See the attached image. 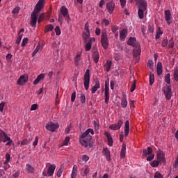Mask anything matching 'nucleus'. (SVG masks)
Instances as JSON below:
<instances>
[{
  "label": "nucleus",
  "mask_w": 178,
  "mask_h": 178,
  "mask_svg": "<svg viewBox=\"0 0 178 178\" xmlns=\"http://www.w3.org/2000/svg\"><path fill=\"white\" fill-rule=\"evenodd\" d=\"M90 173V167L88 165H84L83 168L81 170V175L82 176H87V175Z\"/></svg>",
  "instance_id": "aec40b11"
},
{
  "label": "nucleus",
  "mask_w": 178,
  "mask_h": 178,
  "mask_svg": "<svg viewBox=\"0 0 178 178\" xmlns=\"http://www.w3.org/2000/svg\"><path fill=\"white\" fill-rule=\"evenodd\" d=\"M91 44L86 43L85 46L86 51H90V49H91Z\"/></svg>",
  "instance_id": "338daca9"
},
{
  "label": "nucleus",
  "mask_w": 178,
  "mask_h": 178,
  "mask_svg": "<svg viewBox=\"0 0 178 178\" xmlns=\"http://www.w3.org/2000/svg\"><path fill=\"white\" fill-rule=\"evenodd\" d=\"M44 13H42L39 17H38V22L40 24L41 23L43 20H44Z\"/></svg>",
  "instance_id": "13d9d810"
},
{
  "label": "nucleus",
  "mask_w": 178,
  "mask_h": 178,
  "mask_svg": "<svg viewBox=\"0 0 178 178\" xmlns=\"http://www.w3.org/2000/svg\"><path fill=\"white\" fill-rule=\"evenodd\" d=\"M136 87H137L136 83V80H134V83L131 86V88L130 89L131 92H134V90H136Z\"/></svg>",
  "instance_id": "864d4df0"
},
{
  "label": "nucleus",
  "mask_w": 178,
  "mask_h": 178,
  "mask_svg": "<svg viewBox=\"0 0 178 178\" xmlns=\"http://www.w3.org/2000/svg\"><path fill=\"white\" fill-rule=\"evenodd\" d=\"M101 43L104 49H108L109 40H108V34H106V32H102L101 35Z\"/></svg>",
  "instance_id": "39448f33"
},
{
  "label": "nucleus",
  "mask_w": 178,
  "mask_h": 178,
  "mask_svg": "<svg viewBox=\"0 0 178 178\" xmlns=\"http://www.w3.org/2000/svg\"><path fill=\"white\" fill-rule=\"evenodd\" d=\"M55 169H56V165H50V166L47 169V174L49 176H53L55 172Z\"/></svg>",
  "instance_id": "4be33fe9"
},
{
  "label": "nucleus",
  "mask_w": 178,
  "mask_h": 178,
  "mask_svg": "<svg viewBox=\"0 0 178 178\" xmlns=\"http://www.w3.org/2000/svg\"><path fill=\"white\" fill-rule=\"evenodd\" d=\"M136 2L139 5L138 17L139 19H144V12L147 10V1L145 0H136Z\"/></svg>",
  "instance_id": "7ed1b4c3"
},
{
  "label": "nucleus",
  "mask_w": 178,
  "mask_h": 178,
  "mask_svg": "<svg viewBox=\"0 0 178 178\" xmlns=\"http://www.w3.org/2000/svg\"><path fill=\"white\" fill-rule=\"evenodd\" d=\"M155 83V76L154 73L150 72L149 74V86H152Z\"/></svg>",
  "instance_id": "2f4dec72"
},
{
  "label": "nucleus",
  "mask_w": 178,
  "mask_h": 178,
  "mask_svg": "<svg viewBox=\"0 0 178 178\" xmlns=\"http://www.w3.org/2000/svg\"><path fill=\"white\" fill-rule=\"evenodd\" d=\"M60 13L63 15V16L65 17V19H67V20H69V19H70V17H69V10L66 7L63 6L60 8Z\"/></svg>",
  "instance_id": "4468645a"
},
{
  "label": "nucleus",
  "mask_w": 178,
  "mask_h": 178,
  "mask_svg": "<svg viewBox=\"0 0 178 178\" xmlns=\"http://www.w3.org/2000/svg\"><path fill=\"white\" fill-rule=\"evenodd\" d=\"M126 35H127V31H126V29H122L120 33V38L121 41H124Z\"/></svg>",
  "instance_id": "a878e982"
},
{
  "label": "nucleus",
  "mask_w": 178,
  "mask_h": 178,
  "mask_svg": "<svg viewBox=\"0 0 178 178\" xmlns=\"http://www.w3.org/2000/svg\"><path fill=\"white\" fill-rule=\"evenodd\" d=\"M121 106L122 108H126L127 106V98H126V96H123L122 102H121Z\"/></svg>",
  "instance_id": "473e14b6"
},
{
  "label": "nucleus",
  "mask_w": 178,
  "mask_h": 178,
  "mask_svg": "<svg viewBox=\"0 0 178 178\" xmlns=\"http://www.w3.org/2000/svg\"><path fill=\"white\" fill-rule=\"evenodd\" d=\"M149 155V156H148ZM143 158H147V161L148 162H151L154 158H155V154H152V148L151 147H148L147 149H145L143 150Z\"/></svg>",
  "instance_id": "20e7f679"
},
{
  "label": "nucleus",
  "mask_w": 178,
  "mask_h": 178,
  "mask_svg": "<svg viewBox=\"0 0 178 178\" xmlns=\"http://www.w3.org/2000/svg\"><path fill=\"white\" fill-rule=\"evenodd\" d=\"M106 8L108 10V13L112 14L113 13V10H115V3L113 1H109L106 5Z\"/></svg>",
  "instance_id": "ddd939ff"
},
{
  "label": "nucleus",
  "mask_w": 178,
  "mask_h": 178,
  "mask_svg": "<svg viewBox=\"0 0 178 178\" xmlns=\"http://www.w3.org/2000/svg\"><path fill=\"white\" fill-rule=\"evenodd\" d=\"M118 30H119V28H118V26H113L111 27V31L112 33H113V34H115V33H118Z\"/></svg>",
  "instance_id": "6e6d98bb"
},
{
  "label": "nucleus",
  "mask_w": 178,
  "mask_h": 178,
  "mask_svg": "<svg viewBox=\"0 0 178 178\" xmlns=\"http://www.w3.org/2000/svg\"><path fill=\"white\" fill-rule=\"evenodd\" d=\"M92 42H95V38H90L88 41L86 42L87 44H89L91 47H92Z\"/></svg>",
  "instance_id": "09e8293b"
},
{
  "label": "nucleus",
  "mask_w": 178,
  "mask_h": 178,
  "mask_svg": "<svg viewBox=\"0 0 178 178\" xmlns=\"http://www.w3.org/2000/svg\"><path fill=\"white\" fill-rule=\"evenodd\" d=\"M174 79L175 81H178V67H176L174 72Z\"/></svg>",
  "instance_id": "a18cd8bd"
},
{
  "label": "nucleus",
  "mask_w": 178,
  "mask_h": 178,
  "mask_svg": "<svg viewBox=\"0 0 178 178\" xmlns=\"http://www.w3.org/2000/svg\"><path fill=\"white\" fill-rule=\"evenodd\" d=\"M162 47H168V40L164 39L161 43Z\"/></svg>",
  "instance_id": "69168bd1"
},
{
  "label": "nucleus",
  "mask_w": 178,
  "mask_h": 178,
  "mask_svg": "<svg viewBox=\"0 0 178 178\" xmlns=\"http://www.w3.org/2000/svg\"><path fill=\"white\" fill-rule=\"evenodd\" d=\"M121 158H124L126 156V145H123L120 152Z\"/></svg>",
  "instance_id": "72a5a7b5"
},
{
  "label": "nucleus",
  "mask_w": 178,
  "mask_h": 178,
  "mask_svg": "<svg viewBox=\"0 0 178 178\" xmlns=\"http://www.w3.org/2000/svg\"><path fill=\"white\" fill-rule=\"evenodd\" d=\"M162 34H163V32H162V31H161L160 29L157 31V33L156 35V40H159V38H161V35H162Z\"/></svg>",
  "instance_id": "8fccbe9b"
},
{
  "label": "nucleus",
  "mask_w": 178,
  "mask_h": 178,
  "mask_svg": "<svg viewBox=\"0 0 178 178\" xmlns=\"http://www.w3.org/2000/svg\"><path fill=\"white\" fill-rule=\"evenodd\" d=\"M90 24H88V22H86L85 24V28L84 30L86 31V33H90Z\"/></svg>",
  "instance_id": "603ef678"
},
{
  "label": "nucleus",
  "mask_w": 178,
  "mask_h": 178,
  "mask_svg": "<svg viewBox=\"0 0 178 178\" xmlns=\"http://www.w3.org/2000/svg\"><path fill=\"white\" fill-rule=\"evenodd\" d=\"M164 94L167 99L172 98V86H168L164 90Z\"/></svg>",
  "instance_id": "2eb2a0df"
},
{
  "label": "nucleus",
  "mask_w": 178,
  "mask_h": 178,
  "mask_svg": "<svg viewBox=\"0 0 178 178\" xmlns=\"http://www.w3.org/2000/svg\"><path fill=\"white\" fill-rule=\"evenodd\" d=\"M175 47V42L173 41V39H171L169 40L168 42V48H173Z\"/></svg>",
  "instance_id": "3c124183"
},
{
  "label": "nucleus",
  "mask_w": 178,
  "mask_h": 178,
  "mask_svg": "<svg viewBox=\"0 0 178 178\" xmlns=\"http://www.w3.org/2000/svg\"><path fill=\"white\" fill-rule=\"evenodd\" d=\"M159 163H161V162H159V161L154 160L151 163V166H152V168H158V166H159Z\"/></svg>",
  "instance_id": "a19ab883"
},
{
  "label": "nucleus",
  "mask_w": 178,
  "mask_h": 178,
  "mask_svg": "<svg viewBox=\"0 0 178 178\" xmlns=\"http://www.w3.org/2000/svg\"><path fill=\"white\" fill-rule=\"evenodd\" d=\"M44 0H39L38 3L36 4L34 10L31 13V26L32 27H35L37 26V20H38V14L44 8Z\"/></svg>",
  "instance_id": "f257e3e1"
},
{
  "label": "nucleus",
  "mask_w": 178,
  "mask_h": 178,
  "mask_svg": "<svg viewBox=\"0 0 178 178\" xmlns=\"http://www.w3.org/2000/svg\"><path fill=\"white\" fill-rule=\"evenodd\" d=\"M28 42H29V38H24L22 42V44H21L22 47H26Z\"/></svg>",
  "instance_id": "5fc2aeb1"
},
{
  "label": "nucleus",
  "mask_w": 178,
  "mask_h": 178,
  "mask_svg": "<svg viewBox=\"0 0 178 178\" xmlns=\"http://www.w3.org/2000/svg\"><path fill=\"white\" fill-rule=\"evenodd\" d=\"M70 141V137L67 136L65 138L64 141L62 143V145L61 146L64 147L65 145H69Z\"/></svg>",
  "instance_id": "4c0bfd02"
},
{
  "label": "nucleus",
  "mask_w": 178,
  "mask_h": 178,
  "mask_svg": "<svg viewBox=\"0 0 178 178\" xmlns=\"http://www.w3.org/2000/svg\"><path fill=\"white\" fill-rule=\"evenodd\" d=\"M165 81L167 84H170V74H167L165 76Z\"/></svg>",
  "instance_id": "37998d69"
},
{
  "label": "nucleus",
  "mask_w": 178,
  "mask_h": 178,
  "mask_svg": "<svg viewBox=\"0 0 178 178\" xmlns=\"http://www.w3.org/2000/svg\"><path fill=\"white\" fill-rule=\"evenodd\" d=\"M123 124V120H119L117 124H113L109 127L111 130H120V127Z\"/></svg>",
  "instance_id": "1a4fd4ad"
},
{
  "label": "nucleus",
  "mask_w": 178,
  "mask_h": 178,
  "mask_svg": "<svg viewBox=\"0 0 178 178\" xmlns=\"http://www.w3.org/2000/svg\"><path fill=\"white\" fill-rule=\"evenodd\" d=\"M104 97H105L106 104H108L109 103V90H105Z\"/></svg>",
  "instance_id": "58836bf2"
},
{
  "label": "nucleus",
  "mask_w": 178,
  "mask_h": 178,
  "mask_svg": "<svg viewBox=\"0 0 178 178\" xmlns=\"http://www.w3.org/2000/svg\"><path fill=\"white\" fill-rule=\"evenodd\" d=\"M129 129H130V122H129V120H127L125 122V127H124V135L126 137L129 136Z\"/></svg>",
  "instance_id": "393cba45"
},
{
  "label": "nucleus",
  "mask_w": 178,
  "mask_h": 178,
  "mask_svg": "<svg viewBox=\"0 0 178 178\" xmlns=\"http://www.w3.org/2000/svg\"><path fill=\"white\" fill-rule=\"evenodd\" d=\"M106 72H110L111 68L112 67V61L108 60L106 63L104 65Z\"/></svg>",
  "instance_id": "7c9ffc66"
},
{
  "label": "nucleus",
  "mask_w": 178,
  "mask_h": 178,
  "mask_svg": "<svg viewBox=\"0 0 178 178\" xmlns=\"http://www.w3.org/2000/svg\"><path fill=\"white\" fill-rule=\"evenodd\" d=\"M134 58H138L141 55V47L138 46L134 49Z\"/></svg>",
  "instance_id": "f3484780"
},
{
  "label": "nucleus",
  "mask_w": 178,
  "mask_h": 178,
  "mask_svg": "<svg viewBox=\"0 0 178 178\" xmlns=\"http://www.w3.org/2000/svg\"><path fill=\"white\" fill-rule=\"evenodd\" d=\"M29 81V76L26 75H22L20 77L17 79V84L18 86H24L26 83Z\"/></svg>",
  "instance_id": "6e6552de"
},
{
  "label": "nucleus",
  "mask_w": 178,
  "mask_h": 178,
  "mask_svg": "<svg viewBox=\"0 0 178 178\" xmlns=\"http://www.w3.org/2000/svg\"><path fill=\"white\" fill-rule=\"evenodd\" d=\"M84 87L85 90H88L90 88V70H86V72L84 74Z\"/></svg>",
  "instance_id": "423d86ee"
},
{
  "label": "nucleus",
  "mask_w": 178,
  "mask_h": 178,
  "mask_svg": "<svg viewBox=\"0 0 178 178\" xmlns=\"http://www.w3.org/2000/svg\"><path fill=\"white\" fill-rule=\"evenodd\" d=\"M82 37L83 39V42H87L88 40H90V33L83 32L82 34Z\"/></svg>",
  "instance_id": "c85d7f7f"
},
{
  "label": "nucleus",
  "mask_w": 178,
  "mask_h": 178,
  "mask_svg": "<svg viewBox=\"0 0 178 178\" xmlns=\"http://www.w3.org/2000/svg\"><path fill=\"white\" fill-rule=\"evenodd\" d=\"M38 108V105L33 104L31 107V111H36Z\"/></svg>",
  "instance_id": "0e129e2a"
},
{
  "label": "nucleus",
  "mask_w": 178,
  "mask_h": 178,
  "mask_svg": "<svg viewBox=\"0 0 178 178\" xmlns=\"http://www.w3.org/2000/svg\"><path fill=\"white\" fill-rule=\"evenodd\" d=\"M100 87L99 81H96L95 86L92 88V94H95L97 92V90Z\"/></svg>",
  "instance_id": "bb28decb"
},
{
  "label": "nucleus",
  "mask_w": 178,
  "mask_h": 178,
  "mask_svg": "<svg viewBox=\"0 0 178 178\" xmlns=\"http://www.w3.org/2000/svg\"><path fill=\"white\" fill-rule=\"evenodd\" d=\"M154 178H163V176H162V174L156 172L154 175Z\"/></svg>",
  "instance_id": "bf43d9fd"
},
{
  "label": "nucleus",
  "mask_w": 178,
  "mask_h": 178,
  "mask_svg": "<svg viewBox=\"0 0 178 178\" xmlns=\"http://www.w3.org/2000/svg\"><path fill=\"white\" fill-rule=\"evenodd\" d=\"M45 78V74H40L38 76V77L35 79L33 81L34 86H37L41 81V80H43V79Z\"/></svg>",
  "instance_id": "5701e85b"
},
{
  "label": "nucleus",
  "mask_w": 178,
  "mask_h": 178,
  "mask_svg": "<svg viewBox=\"0 0 178 178\" xmlns=\"http://www.w3.org/2000/svg\"><path fill=\"white\" fill-rule=\"evenodd\" d=\"M12 139H10V137L8 136V134L6 133L3 132V134H0V142L6 143V141H9Z\"/></svg>",
  "instance_id": "a211bd4d"
},
{
  "label": "nucleus",
  "mask_w": 178,
  "mask_h": 178,
  "mask_svg": "<svg viewBox=\"0 0 178 178\" xmlns=\"http://www.w3.org/2000/svg\"><path fill=\"white\" fill-rule=\"evenodd\" d=\"M92 58L95 63H98V62L99 61V53L98 52V50L95 49L93 51Z\"/></svg>",
  "instance_id": "6ab92c4d"
},
{
  "label": "nucleus",
  "mask_w": 178,
  "mask_h": 178,
  "mask_svg": "<svg viewBox=\"0 0 178 178\" xmlns=\"http://www.w3.org/2000/svg\"><path fill=\"white\" fill-rule=\"evenodd\" d=\"M104 136L107 137L108 144L109 147H112L113 145V139L112 138V136L111 135V133L106 131L104 132Z\"/></svg>",
  "instance_id": "dca6fc26"
},
{
  "label": "nucleus",
  "mask_w": 178,
  "mask_h": 178,
  "mask_svg": "<svg viewBox=\"0 0 178 178\" xmlns=\"http://www.w3.org/2000/svg\"><path fill=\"white\" fill-rule=\"evenodd\" d=\"M89 159H90V157L88 156H87L86 154H83L82 156V161L79 160V163L80 165H84V163H86L87 161H88ZM83 161L84 163H83Z\"/></svg>",
  "instance_id": "cd10ccee"
},
{
  "label": "nucleus",
  "mask_w": 178,
  "mask_h": 178,
  "mask_svg": "<svg viewBox=\"0 0 178 178\" xmlns=\"http://www.w3.org/2000/svg\"><path fill=\"white\" fill-rule=\"evenodd\" d=\"M102 23L104 24V26H109V20L106 19H104Z\"/></svg>",
  "instance_id": "774afa93"
},
{
  "label": "nucleus",
  "mask_w": 178,
  "mask_h": 178,
  "mask_svg": "<svg viewBox=\"0 0 178 178\" xmlns=\"http://www.w3.org/2000/svg\"><path fill=\"white\" fill-rule=\"evenodd\" d=\"M93 124H94L95 131H98V130L99 129V122L97 121H94Z\"/></svg>",
  "instance_id": "c03bdc74"
},
{
  "label": "nucleus",
  "mask_w": 178,
  "mask_h": 178,
  "mask_svg": "<svg viewBox=\"0 0 178 178\" xmlns=\"http://www.w3.org/2000/svg\"><path fill=\"white\" fill-rule=\"evenodd\" d=\"M81 57V54H77L74 58L75 66H79L80 65V58Z\"/></svg>",
  "instance_id": "f704fd0d"
},
{
  "label": "nucleus",
  "mask_w": 178,
  "mask_h": 178,
  "mask_svg": "<svg viewBox=\"0 0 178 178\" xmlns=\"http://www.w3.org/2000/svg\"><path fill=\"white\" fill-rule=\"evenodd\" d=\"M163 72V67L162 66V63L159 62L156 66L157 76H161V74H162Z\"/></svg>",
  "instance_id": "412c9836"
},
{
  "label": "nucleus",
  "mask_w": 178,
  "mask_h": 178,
  "mask_svg": "<svg viewBox=\"0 0 178 178\" xmlns=\"http://www.w3.org/2000/svg\"><path fill=\"white\" fill-rule=\"evenodd\" d=\"M44 45H45V42H44V41H40L38 44V46H39L40 48L42 49V48H44Z\"/></svg>",
  "instance_id": "052dcab7"
},
{
  "label": "nucleus",
  "mask_w": 178,
  "mask_h": 178,
  "mask_svg": "<svg viewBox=\"0 0 178 178\" xmlns=\"http://www.w3.org/2000/svg\"><path fill=\"white\" fill-rule=\"evenodd\" d=\"M59 127V125L58 124H55L52 122H49L48 124H46V129L47 130H49V131H55L56 129Z\"/></svg>",
  "instance_id": "0eeeda50"
},
{
  "label": "nucleus",
  "mask_w": 178,
  "mask_h": 178,
  "mask_svg": "<svg viewBox=\"0 0 178 178\" xmlns=\"http://www.w3.org/2000/svg\"><path fill=\"white\" fill-rule=\"evenodd\" d=\"M76 176H77V168L76 167V165H74L71 175V178H74L76 177Z\"/></svg>",
  "instance_id": "e433bc0d"
},
{
  "label": "nucleus",
  "mask_w": 178,
  "mask_h": 178,
  "mask_svg": "<svg viewBox=\"0 0 178 178\" xmlns=\"http://www.w3.org/2000/svg\"><path fill=\"white\" fill-rule=\"evenodd\" d=\"M63 170H65V168H63V166H60V168L58 170L56 173L58 177H60V176H62V173H63Z\"/></svg>",
  "instance_id": "ea45409f"
},
{
  "label": "nucleus",
  "mask_w": 178,
  "mask_h": 178,
  "mask_svg": "<svg viewBox=\"0 0 178 178\" xmlns=\"http://www.w3.org/2000/svg\"><path fill=\"white\" fill-rule=\"evenodd\" d=\"M52 30H54V26L52 24H49L44 27V33L52 31Z\"/></svg>",
  "instance_id": "c9c22d12"
},
{
  "label": "nucleus",
  "mask_w": 178,
  "mask_h": 178,
  "mask_svg": "<svg viewBox=\"0 0 178 178\" xmlns=\"http://www.w3.org/2000/svg\"><path fill=\"white\" fill-rule=\"evenodd\" d=\"M26 170L28 173H34V168L31 166L30 164H26Z\"/></svg>",
  "instance_id": "c756f323"
},
{
  "label": "nucleus",
  "mask_w": 178,
  "mask_h": 178,
  "mask_svg": "<svg viewBox=\"0 0 178 178\" xmlns=\"http://www.w3.org/2000/svg\"><path fill=\"white\" fill-rule=\"evenodd\" d=\"M157 160L159 162H160V163H166V159H165V154H163V152H158Z\"/></svg>",
  "instance_id": "9b49d317"
},
{
  "label": "nucleus",
  "mask_w": 178,
  "mask_h": 178,
  "mask_svg": "<svg viewBox=\"0 0 178 178\" xmlns=\"http://www.w3.org/2000/svg\"><path fill=\"white\" fill-rule=\"evenodd\" d=\"M105 90H109V80L105 81Z\"/></svg>",
  "instance_id": "e2e57ef3"
},
{
  "label": "nucleus",
  "mask_w": 178,
  "mask_h": 178,
  "mask_svg": "<svg viewBox=\"0 0 178 178\" xmlns=\"http://www.w3.org/2000/svg\"><path fill=\"white\" fill-rule=\"evenodd\" d=\"M164 13L165 21L167 22L168 26H170V24H172V22L170 21L172 19V14L170 13V10H165Z\"/></svg>",
  "instance_id": "f8f14e48"
},
{
  "label": "nucleus",
  "mask_w": 178,
  "mask_h": 178,
  "mask_svg": "<svg viewBox=\"0 0 178 178\" xmlns=\"http://www.w3.org/2000/svg\"><path fill=\"white\" fill-rule=\"evenodd\" d=\"M94 136V129H88L86 131L85 133H83L81 135V138H80L79 141L81 145H83V147H90V148L92 147V144H91V140H92V136Z\"/></svg>",
  "instance_id": "f03ea898"
},
{
  "label": "nucleus",
  "mask_w": 178,
  "mask_h": 178,
  "mask_svg": "<svg viewBox=\"0 0 178 178\" xmlns=\"http://www.w3.org/2000/svg\"><path fill=\"white\" fill-rule=\"evenodd\" d=\"M103 154H104V155H105L107 161H111V151H109V149L104 148Z\"/></svg>",
  "instance_id": "b1692460"
},
{
  "label": "nucleus",
  "mask_w": 178,
  "mask_h": 178,
  "mask_svg": "<svg viewBox=\"0 0 178 178\" xmlns=\"http://www.w3.org/2000/svg\"><path fill=\"white\" fill-rule=\"evenodd\" d=\"M80 101L81 102V104H86V95H84V94L81 93L80 95Z\"/></svg>",
  "instance_id": "79ce46f5"
},
{
  "label": "nucleus",
  "mask_w": 178,
  "mask_h": 178,
  "mask_svg": "<svg viewBox=\"0 0 178 178\" xmlns=\"http://www.w3.org/2000/svg\"><path fill=\"white\" fill-rule=\"evenodd\" d=\"M19 10H20V7L17 6V7L14 8V9L12 11V13H13V15H17V13H19Z\"/></svg>",
  "instance_id": "de8ad7c7"
},
{
  "label": "nucleus",
  "mask_w": 178,
  "mask_h": 178,
  "mask_svg": "<svg viewBox=\"0 0 178 178\" xmlns=\"http://www.w3.org/2000/svg\"><path fill=\"white\" fill-rule=\"evenodd\" d=\"M75 99H76V92H74L71 96L72 102H74Z\"/></svg>",
  "instance_id": "680f3d73"
},
{
  "label": "nucleus",
  "mask_w": 178,
  "mask_h": 178,
  "mask_svg": "<svg viewBox=\"0 0 178 178\" xmlns=\"http://www.w3.org/2000/svg\"><path fill=\"white\" fill-rule=\"evenodd\" d=\"M128 45H131V47H134L136 48V47H140V44L137 42V40L135 38H130L127 41Z\"/></svg>",
  "instance_id": "9d476101"
},
{
  "label": "nucleus",
  "mask_w": 178,
  "mask_h": 178,
  "mask_svg": "<svg viewBox=\"0 0 178 178\" xmlns=\"http://www.w3.org/2000/svg\"><path fill=\"white\" fill-rule=\"evenodd\" d=\"M55 32L56 35H60V28L59 26H56L55 28Z\"/></svg>",
  "instance_id": "4d7b16f0"
},
{
  "label": "nucleus",
  "mask_w": 178,
  "mask_h": 178,
  "mask_svg": "<svg viewBox=\"0 0 178 178\" xmlns=\"http://www.w3.org/2000/svg\"><path fill=\"white\" fill-rule=\"evenodd\" d=\"M40 49H42L40 48V46H37L35 49L32 53L33 58H34L35 56V55H37V53L40 51Z\"/></svg>",
  "instance_id": "49530a36"
}]
</instances>
